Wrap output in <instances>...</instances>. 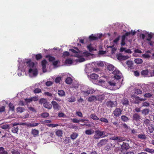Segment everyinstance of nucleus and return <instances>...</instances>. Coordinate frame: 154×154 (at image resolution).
I'll return each mask as SVG.
<instances>
[{"label": "nucleus", "instance_id": "1", "mask_svg": "<svg viewBox=\"0 0 154 154\" xmlns=\"http://www.w3.org/2000/svg\"><path fill=\"white\" fill-rule=\"evenodd\" d=\"M26 63L27 64V66L29 68V72L32 73L33 76H36L38 74V71L34 63L32 62L30 59H27Z\"/></svg>", "mask_w": 154, "mask_h": 154}, {"label": "nucleus", "instance_id": "2", "mask_svg": "<svg viewBox=\"0 0 154 154\" xmlns=\"http://www.w3.org/2000/svg\"><path fill=\"white\" fill-rule=\"evenodd\" d=\"M105 132L99 130H97L95 131V134L94 136L95 139H98L102 137L106 136V135L103 136L105 134Z\"/></svg>", "mask_w": 154, "mask_h": 154}, {"label": "nucleus", "instance_id": "3", "mask_svg": "<svg viewBox=\"0 0 154 154\" xmlns=\"http://www.w3.org/2000/svg\"><path fill=\"white\" fill-rule=\"evenodd\" d=\"M132 118V121L134 122L140 123V122L141 116L137 113H135L133 114Z\"/></svg>", "mask_w": 154, "mask_h": 154}, {"label": "nucleus", "instance_id": "4", "mask_svg": "<svg viewBox=\"0 0 154 154\" xmlns=\"http://www.w3.org/2000/svg\"><path fill=\"white\" fill-rule=\"evenodd\" d=\"M12 124V132L14 133H17L19 130V128L17 125H19V123H14Z\"/></svg>", "mask_w": 154, "mask_h": 154}, {"label": "nucleus", "instance_id": "5", "mask_svg": "<svg viewBox=\"0 0 154 154\" xmlns=\"http://www.w3.org/2000/svg\"><path fill=\"white\" fill-rule=\"evenodd\" d=\"M53 109L54 110L58 111L60 108V106L55 101H53L51 102Z\"/></svg>", "mask_w": 154, "mask_h": 154}, {"label": "nucleus", "instance_id": "6", "mask_svg": "<svg viewBox=\"0 0 154 154\" xmlns=\"http://www.w3.org/2000/svg\"><path fill=\"white\" fill-rule=\"evenodd\" d=\"M106 105L109 107L112 108L116 106L117 104L116 101L114 102L111 100H109L106 103Z\"/></svg>", "mask_w": 154, "mask_h": 154}, {"label": "nucleus", "instance_id": "7", "mask_svg": "<svg viewBox=\"0 0 154 154\" xmlns=\"http://www.w3.org/2000/svg\"><path fill=\"white\" fill-rule=\"evenodd\" d=\"M122 110L120 108H116L113 112V114L116 117H119L121 114Z\"/></svg>", "mask_w": 154, "mask_h": 154}, {"label": "nucleus", "instance_id": "8", "mask_svg": "<svg viewBox=\"0 0 154 154\" xmlns=\"http://www.w3.org/2000/svg\"><path fill=\"white\" fill-rule=\"evenodd\" d=\"M82 92L85 95L87 96L89 94H93L94 92V90L92 89L88 88L87 90L83 91Z\"/></svg>", "mask_w": 154, "mask_h": 154}, {"label": "nucleus", "instance_id": "9", "mask_svg": "<svg viewBox=\"0 0 154 154\" xmlns=\"http://www.w3.org/2000/svg\"><path fill=\"white\" fill-rule=\"evenodd\" d=\"M117 59L120 60H125L128 58V57L126 56H123L121 53H119L117 55Z\"/></svg>", "mask_w": 154, "mask_h": 154}, {"label": "nucleus", "instance_id": "10", "mask_svg": "<svg viewBox=\"0 0 154 154\" xmlns=\"http://www.w3.org/2000/svg\"><path fill=\"white\" fill-rule=\"evenodd\" d=\"M47 61L44 59L41 62V64L42 67V70L43 72H46V64H47Z\"/></svg>", "mask_w": 154, "mask_h": 154}, {"label": "nucleus", "instance_id": "11", "mask_svg": "<svg viewBox=\"0 0 154 154\" xmlns=\"http://www.w3.org/2000/svg\"><path fill=\"white\" fill-rule=\"evenodd\" d=\"M108 141V139H103L100 140L98 143V145L100 146H102L105 145Z\"/></svg>", "mask_w": 154, "mask_h": 154}, {"label": "nucleus", "instance_id": "12", "mask_svg": "<svg viewBox=\"0 0 154 154\" xmlns=\"http://www.w3.org/2000/svg\"><path fill=\"white\" fill-rule=\"evenodd\" d=\"M122 148V149H127L129 148V146L128 143L125 142H123L122 144L121 145Z\"/></svg>", "mask_w": 154, "mask_h": 154}, {"label": "nucleus", "instance_id": "13", "mask_svg": "<svg viewBox=\"0 0 154 154\" xmlns=\"http://www.w3.org/2000/svg\"><path fill=\"white\" fill-rule=\"evenodd\" d=\"M121 101L123 105H127L129 104V101L126 98L124 97L122 99Z\"/></svg>", "mask_w": 154, "mask_h": 154}, {"label": "nucleus", "instance_id": "14", "mask_svg": "<svg viewBox=\"0 0 154 154\" xmlns=\"http://www.w3.org/2000/svg\"><path fill=\"white\" fill-rule=\"evenodd\" d=\"M90 77L93 80H96L98 79L99 76L97 74L92 73L90 75Z\"/></svg>", "mask_w": 154, "mask_h": 154}, {"label": "nucleus", "instance_id": "15", "mask_svg": "<svg viewBox=\"0 0 154 154\" xmlns=\"http://www.w3.org/2000/svg\"><path fill=\"white\" fill-rule=\"evenodd\" d=\"M145 100V99H144L142 98H140L138 96L136 97L135 98L134 103H139L140 101H143Z\"/></svg>", "mask_w": 154, "mask_h": 154}, {"label": "nucleus", "instance_id": "16", "mask_svg": "<svg viewBox=\"0 0 154 154\" xmlns=\"http://www.w3.org/2000/svg\"><path fill=\"white\" fill-rule=\"evenodd\" d=\"M43 106L46 108L50 109L51 108L52 105L46 101L43 105Z\"/></svg>", "mask_w": 154, "mask_h": 154}, {"label": "nucleus", "instance_id": "17", "mask_svg": "<svg viewBox=\"0 0 154 154\" xmlns=\"http://www.w3.org/2000/svg\"><path fill=\"white\" fill-rule=\"evenodd\" d=\"M147 127L148 128L149 132L150 133L152 132L154 130V125L152 124H151L149 125V126H148Z\"/></svg>", "mask_w": 154, "mask_h": 154}, {"label": "nucleus", "instance_id": "18", "mask_svg": "<svg viewBox=\"0 0 154 154\" xmlns=\"http://www.w3.org/2000/svg\"><path fill=\"white\" fill-rule=\"evenodd\" d=\"M143 124L146 127L149 126V125L152 124L150 120L148 119H145L143 121Z\"/></svg>", "mask_w": 154, "mask_h": 154}, {"label": "nucleus", "instance_id": "19", "mask_svg": "<svg viewBox=\"0 0 154 154\" xmlns=\"http://www.w3.org/2000/svg\"><path fill=\"white\" fill-rule=\"evenodd\" d=\"M94 131L93 130L88 129L85 131V133L88 135H91L94 133Z\"/></svg>", "mask_w": 154, "mask_h": 154}, {"label": "nucleus", "instance_id": "20", "mask_svg": "<svg viewBox=\"0 0 154 154\" xmlns=\"http://www.w3.org/2000/svg\"><path fill=\"white\" fill-rule=\"evenodd\" d=\"M89 102H93L95 101H97V97L95 96H92L89 97L88 99Z\"/></svg>", "mask_w": 154, "mask_h": 154}, {"label": "nucleus", "instance_id": "21", "mask_svg": "<svg viewBox=\"0 0 154 154\" xmlns=\"http://www.w3.org/2000/svg\"><path fill=\"white\" fill-rule=\"evenodd\" d=\"M68 127L70 128L74 129L75 131L79 129V127L76 126L75 125L73 124H69L68 125Z\"/></svg>", "mask_w": 154, "mask_h": 154}, {"label": "nucleus", "instance_id": "22", "mask_svg": "<svg viewBox=\"0 0 154 154\" xmlns=\"http://www.w3.org/2000/svg\"><path fill=\"white\" fill-rule=\"evenodd\" d=\"M17 112L20 113L23 112L26 110L25 109L24 107H19L16 108Z\"/></svg>", "mask_w": 154, "mask_h": 154}, {"label": "nucleus", "instance_id": "23", "mask_svg": "<svg viewBox=\"0 0 154 154\" xmlns=\"http://www.w3.org/2000/svg\"><path fill=\"white\" fill-rule=\"evenodd\" d=\"M31 134L33 135L34 137H36L39 134V131L38 130L35 129H32L31 132Z\"/></svg>", "mask_w": 154, "mask_h": 154}, {"label": "nucleus", "instance_id": "24", "mask_svg": "<svg viewBox=\"0 0 154 154\" xmlns=\"http://www.w3.org/2000/svg\"><path fill=\"white\" fill-rule=\"evenodd\" d=\"M45 57L47 58H48V60L50 62H53L55 59V58L54 57L51 56L50 55H47Z\"/></svg>", "mask_w": 154, "mask_h": 154}, {"label": "nucleus", "instance_id": "25", "mask_svg": "<svg viewBox=\"0 0 154 154\" xmlns=\"http://www.w3.org/2000/svg\"><path fill=\"white\" fill-rule=\"evenodd\" d=\"M39 123H34L32 122L28 123V127H34L38 126L39 125Z\"/></svg>", "mask_w": 154, "mask_h": 154}, {"label": "nucleus", "instance_id": "26", "mask_svg": "<svg viewBox=\"0 0 154 154\" xmlns=\"http://www.w3.org/2000/svg\"><path fill=\"white\" fill-rule=\"evenodd\" d=\"M97 100L102 101L104 99L105 96L103 95H97Z\"/></svg>", "mask_w": 154, "mask_h": 154}, {"label": "nucleus", "instance_id": "27", "mask_svg": "<svg viewBox=\"0 0 154 154\" xmlns=\"http://www.w3.org/2000/svg\"><path fill=\"white\" fill-rule=\"evenodd\" d=\"M69 50L72 53L75 54V57H80V55L79 54L78 51H76L73 49H69Z\"/></svg>", "mask_w": 154, "mask_h": 154}, {"label": "nucleus", "instance_id": "28", "mask_svg": "<svg viewBox=\"0 0 154 154\" xmlns=\"http://www.w3.org/2000/svg\"><path fill=\"white\" fill-rule=\"evenodd\" d=\"M124 137L121 136H117L116 141L117 142H121L125 141Z\"/></svg>", "mask_w": 154, "mask_h": 154}, {"label": "nucleus", "instance_id": "29", "mask_svg": "<svg viewBox=\"0 0 154 154\" xmlns=\"http://www.w3.org/2000/svg\"><path fill=\"white\" fill-rule=\"evenodd\" d=\"M72 82V79L70 77H67L65 80L66 83L67 84H71Z\"/></svg>", "mask_w": 154, "mask_h": 154}, {"label": "nucleus", "instance_id": "30", "mask_svg": "<svg viewBox=\"0 0 154 154\" xmlns=\"http://www.w3.org/2000/svg\"><path fill=\"white\" fill-rule=\"evenodd\" d=\"M114 66L112 64H109L107 66V69L109 71H112L114 69Z\"/></svg>", "mask_w": 154, "mask_h": 154}, {"label": "nucleus", "instance_id": "31", "mask_svg": "<svg viewBox=\"0 0 154 154\" xmlns=\"http://www.w3.org/2000/svg\"><path fill=\"white\" fill-rule=\"evenodd\" d=\"M121 120L124 122H127L129 120L128 118L126 116L124 115L121 116Z\"/></svg>", "mask_w": 154, "mask_h": 154}, {"label": "nucleus", "instance_id": "32", "mask_svg": "<svg viewBox=\"0 0 154 154\" xmlns=\"http://www.w3.org/2000/svg\"><path fill=\"white\" fill-rule=\"evenodd\" d=\"M149 112V110L147 109H145L142 110V114L144 115L145 116L148 115Z\"/></svg>", "mask_w": 154, "mask_h": 154}, {"label": "nucleus", "instance_id": "33", "mask_svg": "<svg viewBox=\"0 0 154 154\" xmlns=\"http://www.w3.org/2000/svg\"><path fill=\"white\" fill-rule=\"evenodd\" d=\"M144 151L151 153H154V149H153L147 148L144 149Z\"/></svg>", "mask_w": 154, "mask_h": 154}, {"label": "nucleus", "instance_id": "34", "mask_svg": "<svg viewBox=\"0 0 154 154\" xmlns=\"http://www.w3.org/2000/svg\"><path fill=\"white\" fill-rule=\"evenodd\" d=\"M90 117L91 119L95 121H97L99 119V118L95 114H91Z\"/></svg>", "mask_w": 154, "mask_h": 154}, {"label": "nucleus", "instance_id": "35", "mask_svg": "<svg viewBox=\"0 0 154 154\" xmlns=\"http://www.w3.org/2000/svg\"><path fill=\"white\" fill-rule=\"evenodd\" d=\"M78 134L76 133H73L71 135V138L74 140L75 139L78 137Z\"/></svg>", "mask_w": 154, "mask_h": 154}, {"label": "nucleus", "instance_id": "36", "mask_svg": "<svg viewBox=\"0 0 154 154\" xmlns=\"http://www.w3.org/2000/svg\"><path fill=\"white\" fill-rule=\"evenodd\" d=\"M98 37L95 36L93 34L91 35L89 37V38L90 41H92L97 39Z\"/></svg>", "mask_w": 154, "mask_h": 154}, {"label": "nucleus", "instance_id": "37", "mask_svg": "<svg viewBox=\"0 0 154 154\" xmlns=\"http://www.w3.org/2000/svg\"><path fill=\"white\" fill-rule=\"evenodd\" d=\"M9 110H11L12 111H14V105L13 104L10 103L9 104Z\"/></svg>", "mask_w": 154, "mask_h": 154}, {"label": "nucleus", "instance_id": "38", "mask_svg": "<svg viewBox=\"0 0 154 154\" xmlns=\"http://www.w3.org/2000/svg\"><path fill=\"white\" fill-rule=\"evenodd\" d=\"M134 62L137 64H141L143 62L142 60L140 58H136L134 60Z\"/></svg>", "mask_w": 154, "mask_h": 154}, {"label": "nucleus", "instance_id": "39", "mask_svg": "<svg viewBox=\"0 0 154 154\" xmlns=\"http://www.w3.org/2000/svg\"><path fill=\"white\" fill-rule=\"evenodd\" d=\"M87 48L90 52H91L92 51L96 50V49H94V48L92 46L91 44H90L88 45Z\"/></svg>", "mask_w": 154, "mask_h": 154}, {"label": "nucleus", "instance_id": "40", "mask_svg": "<svg viewBox=\"0 0 154 154\" xmlns=\"http://www.w3.org/2000/svg\"><path fill=\"white\" fill-rule=\"evenodd\" d=\"M138 138L142 140H145L146 137L144 134H139L137 136Z\"/></svg>", "mask_w": 154, "mask_h": 154}, {"label": "nucleus", "instance_id": "41", "mask_svg": "<svg viewBox=\"0 0 154 154\" xmlns=\"http://www.w3.org/2000/svg\"><path fill=\"white\" fill-rule=\"evenodd\" d=\"M58 94L60 96L62 97L65 95L64 91L62 90H59L58 92Z\"/></svg>", "mask_w": 154, "mask_h": 154}, {"label": "nucleus", "instance_id": "42", "mask_svg": "<svg viewBox=\"0 0 154 154\" xmlns=\"http://www.w3.org/2000/svg\"><path fill=\"white\" fill-rule=\"evenodd\" d=\"M149 71L147 69L143 70L141 72V74L143 75H147Z\"/></svg>", "mask_w": 154, "mask_h": 154}, {"label": "nucleus", "instance_id": "43", "mask_svg": "<svg viewBox=\"0 0 154 154\" xmlns=\"http://www.w3.org/2000/svg\"><path fill=\"white\" fill-rule=\"evenodd\" d=\"M112 144L111 143H108L107 145L106 146V150H109L111 149V148H112Z\"/></svg>", "mask_w": 154, "mask_h": 154}, {"label": "nucleus", "instance_id": "44", "mask_svg": "<svg viewBox=\"0 0 154 154\" xmlns=\"http://www.w3.org/2000/svg\"><path fill=\"white\" fill-rule=\"evenodd\" d=\"M68 100L69 102H73L75 101V99L74 97L72 96L68 98Z\"/></svg>", "mask_w": 154, "mask_h": 154}, {"label": "nucleus", "instance_id": "45", "mask_svg": "<svg viewBox=\"0 0 154 154\" xmlns=\"http://www.w3.org/2000/svg\"><path fill=\"white\" fill-rule=\"evenodd\" d=\"M125 35H122V41L121 42V45L122 46L124 45H125Z\"/></svg>", "mask_w": 154, "mask_h": 154}, {"label": "nucleus", "instance_id": "46", "mask_svg": "<svg viewBox=\"0 0 154 154\" xmlns=\"http://www.w3.org/2000/svg\"><path fill=\"white\" fill-rule=\"evenodd\" d=\"M56 134L58 137H61L62 136L63 132L61 130H58L56 131Z\"/></svg>", "mask_w": 154, "mask_h": 154}, {"label": "nucleus", "instance_id": "47", "mask_svg": "<svg viewBox=\"0 0 154 154\" xmlns=\"http://www.w3.org/2000/svg\"><path fill=\"white\" fill-rule=\"evenodd\" d=\"M99 120L101 122H103L105 123H108V120L103 117H102L99 119Z\"/></svg>", "mask_w": 154, "mask_h": 154}, {"label": "nucleus", "instance_id": "48", "mask_svg": "<svg viewBox=\"0 0 154 154\" xmlns=\"http://www.w3.org/2000/svg\"><path fill=\"white\" fill-rule=\"evenodd\" d=\"M47 101V100L46 99L42 98H41L39 101V103L41 104H43V105L45 104V103Z\"/></svg>", "mask_w": 154, "mask_h": 154}, {"label": "nucleus", "instance_id": "49", "mask_svg": "<svg viewBox=\"0 0 154 154\" xmlns=\"http://www.w3.org/2000/svg\"><path fill=\"white\" fill-rule=\"evenodd\" d=\"M65 62L66 64H71L73 63V61L71 59H68L66 60Z\"/></svg>", "mask_w": 154, "mask_h": 154}, {"label": "nucleus", "instance_id": "50", "mask_svg": "<svg viewBox=\"0 0 154 154\" xmlns=\"http://www.w3.org/2000/svg\"><path fill=\"white\" fill-rule=\"evenodd\" d=\"M121 73L120 72L118 74L114 75V78L116 79H121Z\"/></svg>", "mask_w": 154, "mask_h": 154}, {"label": "nucleus", "instance_id": "51", "mask_svg": "<svg viewBox=\"0 0 154 154\" xmlns=\"http://www.w3.org/2000/svg\"><path fill=\"white\" fill-rule=\"evenodd\" d=\"M33 92L35 94H38L42 92L41 89L39 88H35L33 91Z\"/></svg>", "mask_w": 154, "mask_h": 154}, {"label": "nucleus", "instance_id": "52", "mask_svg": "<svg viewBox=\"0 0 154 154\" xmlns=\"http://www.w3.org/2000/svg\"><path fill=\"white\" fill-rule=\"evenodd\" d=\"M134 93L137 94H140L142 93V91L140 89H135L134 91Z\"/></svg>", "mask_w": 154, "mask_h": 154}, {"label": "nucleus", "instance_id": "53", "mask_svg": "<svg viewBox=\"0 0 154 154\" xmlns=\"http://www.w3.org/2000/svg\"><path fill=\"white\" fill-rule=\"evenodd\" d=\"M42 56L41 54H38L35 55V59L37 60H38L42 59Z\"/></svg>", "mask_w": 154, "mask_h": 154}, {"label": "nucleus", "instance_id": "54", "mask_svg": "<svg viewBox=\"0 0 154 154\" xmlns=\"http://www.w3.org/2000/svg\"><path fill=\"white\" fill-rule=\"evenodd\" d=\"M41 116L43 118H46L49 116V114L48 113L45 112L42 113Z\"/></svg>", "mask_w": 154, "mask_h": 154}, {"label": "nucleus", "instance_id": "55", "mask_svg": "<svg viewBox=\"0 0 154 154\" xmlns=\"http://www.w3.org/2000/svg\"><path fill=\"white\" fill-rule=\"evenodd\" d=\"M59 125L58 124H50L47 125V126L49 127L54 128L57 126Z\"/></svg>", "mask_w": 154, "mask_h": 154}, {"label": "nucleus", "instance_id": "56", "mask_svg": "<svg viewBox=\"0 0 154 154\" xmlns=\"http://www.w3.org/2000/svg\"><path fill=\"white\" fill-rule=\"evenodd\" d=\"M1 128L3 129H7L9 128V126L8 125H4L1 126Z\"/></svg>", "mask_w": 154, "mask_h": 154}, {"label": "nucleus", "instance_id": "57", "mask_svg": "<svg viewBox=\"0 0 154 154\" xmlns=\"http://www.w3.org/2000/svg\"><path fill=\"white\" fill-rule=\"evenodd\" d=\"M61 80V77H57L55 79V82L56 83H59Z\"/></svg>", "mask_w": 154, "mask_h": 154}, {"label": "nucleus", "instance_id": "58", "mask_svg": "<svg viewBox=\"0 0 154 154\" xmlns=\"http://www.w3.org/2000/svg\"><path fill=\"white\" fill-rule=\"evenodd\" d=\"M71 119L73 123H79V120L76 118Z\"/></svg>", "mask_w": 154, "mask_h": 154}, {"label": "nucleus", "instance_id": "59", "mask_svg": "<svg viewBox=\"0 0 154 154\" xmlns=\"http://www.w3.org/2000/svg\"><path fill=\"white\" fill-rule=\"evenodd\" d=\"M78 58L79 59H78L77 60H76L77 61H78L80 62H81L85 61V58L83 57H81L80 55L79 57Z\"/></svg>", "mask_w": 154, "mask_h": 154}, {"label": "nucleus", "instance_id": "60", "mask_svg": "<svg viewBox=\"0 0 154 154\" xmlns=\"http://www.w3.org/2000/svg\"><path fill=\"white\" fill-rule=\"evenodd\" d=\"M145 97L149 98L152 96V94L150 93H146L144 95Z\"/></svg>", "mask_w": 154, "mask_h": 154}, {"label": "nucleus", "instance_id": "61", "mask_svg": "<svg viewBox=\"0 0 154 154\" xmlns=\"http://www.w3.org/2000/svg\"><path fill=\"white\" fill-rule=\"evenodd\" d=\"M11 152L12 154H20V152L18 150L15 149H13L11 151Z\"/></svg>", "mask_w": 154, "mask_h": 154}, {"label": "nucleus", "instance_id": "62", "mask_svg": "<svg viewBox=\"0 0 154 154\" xmlns=\"http://www.w3.org/2000/svg\"><path fill=\"white\" fill-rule=\"evenodd\" d=\"M31 98L32 101H36L38 100V98L37 96H34Z\"/></svg>", "mask_w": 154, "mask_h": 154}, {"label": "nucleus", "instance_id": "63", "mask_svg": "<svg viewBox=\"0 0 154 154\" xmlns=\"http://www.w3.org/2000/svg\"><path fill=\"white\" fill-rule=\"evenodd\" d=\"M119 73H120V71L117 69H115V70L112 72V73L114 75L118 74Z\"/></svg>", "mask_w": 154, "mask_h": 154}, {"label": "nucleus", "instance_id": "64", "mask_svg": "<svg viewBox=\"0 0 154 154\" xmlns=\"http://www.w3.org/2000/svg\"><path fill=\"white\" fill-rule=\"evenodd\" d=\"M149 106V103L147 102H145L143 103V106L148 107Z\"/></svg>", "mask_w": 154, "mask_h": 154}]
</instances>
